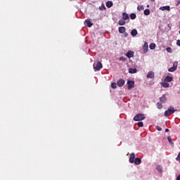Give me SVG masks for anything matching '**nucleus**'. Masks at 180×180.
Listing matches in <instances>:
<instances>
[{"mask_svg": "<svg viewBox=\"0 0 180 180\" xmlns=\"http://www.w3.org/2000/svg\"><path fill=\"white\" fill-rule=\"evenodd\" d=\"M175 112H176V110H175L174 107L170 106L168 110L165 112V116L168 117V116H171V115L175 113Z\"/></svg>", "mask_w": 180, "mask_h": 180, "instance_id": "obj_1", "label": "nucleus"}, {"mask_svg": "<svg viewBox=\"0 0 180 180\" xmlns=\"http://www.w3.org/2000/svg\"><path fill=\"white\" fill-rule=\"evenodd\" d=\"M146 119V115L144 114L139 113L134 117V120L135 122H140L141 120H144Z\"/></svg>", "mask_w": 180, "mask_h": 180, "instance_id": "obj_2", "label": "nucleus"}, {"mask_svg": "<svg viewBox=\"0 0 180 180\" xmlns=\"http://www.w3.org/2000/svg\"><path fill=\"white\" fill-rule=\"evenodd\" d=\"M102 68H103V65H102V63L101 62H98L96 65H94V69L95 70V71H99L101 70Z\"/></svg>", "mask_w": 180, "mask_h": 180, "instance_id": "obj_3", "label": "nucleus"}, {"mask_svg": "<svg viewBox=\"0 0 180 180\" xmlns=\"http://www.w3.org/2000/svg\"><path fill=\"white\" fill-rule=\"evenodd\" d=\"M176 68H178V62H174L173 67L169 68L168 71L169 72H174V71H176Z\"/></svg>", "mask_w": 180, "mask_h": 180, "instance_id": "obj_4", "label": "nucleus"}, {"mask_svg": "<svg viewBox=\"0 0 180 180\" xmlns=\"http://www.w3.org/2000/svg\"><path fill=\"white\" fill-rule=\"evenodd\" d=\"M127 85H128V89H133V88H134V82L131 81V80H128L127 81Z\"/></svg>", "mask_w": 180, "mask_h": 180, "instance_id": "obj_5", "label": "nucleus"}, {"mask_svg": "<svg viewBox=\"0 0 180 180\" xmlns=\"http://www.w3.org/2000/svg\"><path fill=\"white\" fill-rule=\"evenodd\" d=\"M143 54H146L148 52V43L145 42L143 46Z\"/></svg>", "mask_w": 180, "mask_h": 180, "instance_id": "obj_6", "label": "nucleus"}, {"mask_svg": "<svg viewBox=\"0 0 180 180\" xmlns=\"http://www.w3.org/2000/svg\"><path fill=\"white\" fill-rule=\"evenodd\" d=\"M135 160H136V154H134V153H132L129 157V162H131V164H133Z\"/></svg>", "mask_w": 180, "mask_h": 180, "instance_id": "obj_7", "label": "nucleus"}, {"mask_svg": "<svg viewBox=\"0 0 180 180\" xmlns=\"http://www.w3.org/2000/svg\"><path fill=\"white\" fill-rule=\"evenodd\" d=\"M134 163L135 165H140L141 164V159L140 158H136Z\"/></svg>", "mask_w": 180, "mask_h": 180, "instance_id": "obj_8", "label": "nucleus"}, {"mask_svg": "<svg viewBox=\"0 0 180 180\" xmlns=\"http://www.w3.org/2000/svg\"><path fill=\"white\" fill-rule=\"evenodd\" d=\"M117 85L118 86H124V80L123 79H119L117 82Z\"/></svg>", "mask_w": 180, "mask_h": 180, "instance_id": "obj_9", "label": "nucleus"}, {"mask_svg": "<svg viewBox=\"0 0 180 180\" xmlns=\"http://www.w3.org/2000/svg\"><path fill=\"white\" fill-rule=\"evenodd\" d=\"M161 103H165L167 102V96L163 94L162 97L160 98Z\"/></svg>", "mask_w": 180, "mask_h": 180, "instance_id": "obj_10", "label": "nucleus"}, {"mask_svg": "<svg viewBox=\"0 0 180 180\" xmlns=\"http://www.w3.org/2000/svg\"><path fill=\"white\" fill-rule=\"evenodd\" d=\"M122 19L124 20H129V19H130V17H129V14H127V13H122Z\"/></svg>", "mask_w": 180, "mask_h": 180, "instance_id": "obj_11", "label": "nucleus"}, {"mask_svg": "<svg viewBox=\"0 0 180 180\" xmlns=\"http://www.w3.org/2000/svg\"><path fill=\"white\" fill-rule=\"evenodd\" d=\"M85 23L88 27H92L94 26V23L91 22V20H86Z\"/></svg>", "mask_w": 180, "mask_h": 180, "instance_id": "obj_12", "label": "nucleus"}, {"mask_svg": "<svg viewBox=\"0 0 180 180\" xmlns=\"http://www.w3.org/2000/svg\"><path fill=\"white\" fill-rule=\"evenodd\" d=\"M118 32L121 34H123V33L126 32V27H120L118 28Z\"/></svg>", "mask_w": 180, "mask_h": 180, "instance_id": "obj_13", "label": "nucleus"}, {"mask_svg": "<svg viewBox=\"0 0 180 180\" xmlns=\"http://www.w3.org/2000/svg\"><path fill=\"white\" fill-rule=\"evenodd\" d=\"M127 57L128 58H131V57H133L134 56V52L131 51H129L127 54H126Z\"/></svg>", "mask_w": 180, "mask_h": 180, "instance_id": "obj_14", "label": "nucleus"}, {"mask_svg": "<svg viewBox=\"0 0 180 180\" xmlns=\"http://www.w3.org/2000/svg\"><path fill=\"white\" fill-rule=\"evenodd\" d=\"M172 79H174V78L171 76H167L165 79L164 82H172Z\"/></svg>", "mask_w": 180, "mask_h": 180, "instance_id": "obj_15", "label": "nucleus"}, {"mask_svg": "<svg viewBox=\"0 0 180 180\" xmlns=\"http://www.w3.org/2000/svg\"><path fill=\"white\" fill-rule=\"evenodd\" d=\"M118 25H120V26H124V25H126V20H123V18L120 19L118 22Z\"/></svg>", "mask_w": 180, "mask_h": 180, "instance_id": "obj_16", "label": "nucleus"}, {"mask_svg": "<svg viewBox=\"0 0 180 180\" xmlns=\"http://www.w3.org/2000/svg\"><path fill=\"white\" fill-rule=\"evenodd\" d=\"M146 77L147 78H150L151 79H153V78H154V72L153 71L148 72Z\"/></svg>", "mask_w": 180, "mask_h": 180, "instance_id": "obj_17", "label": "nucleus"}, {"mask_svg": "<svg viewBox=\"0 0 180 180\" xmlns=\"http://www.w3.org/2000/svg\"><path fill=\"white\" fill-rule=\"evenodd\" d=\"M160 11H171L169 6H162L160 8Z\"/></svg>", "mask_w": 180, "mask_h": 180, "instance_id": "obj_18", "label": "nucleus"}, {"mask_svg": "<svg viewBox=\"0 0 180 180\" xmlns=\"http://www.w3.org/2000/svg\"><path fill=\"white\" fill-rule=\"evenodd\" d=\"M129 74H136V72H137V69L130 68L129 69Z\"/></svg>", "mask_w": 180, "mask_h": 180, "instance_id": "obj_19", "label": "nucleus"}, {"mask_svg": "<svg viewBox=\"0 0 180 180\" xmlns=\"http://www.w3.org/2000/svg\"><path fill=\"white\" fill-rule=\"evenodd\" d=\"M137 33H138L137 30L136 29L132 30L131 32V34L133 37H135V36H137Z\"/></svg>", "mask_w": 180, "mask_h": 180, "instance_id": "obj_20", "label": "nucleus"}, {"mask_svg": "<svg viewBox=\"0 0 180 180\" xmlns=\"http://www.w3.org/2000/svg\"><path fill=\"white\" fill-rule=\"evenodd\" d=\"M107 8H112L113 6V3L110 1L106 2Z\"/></svg>", "mask_w": 180, "mask_h": 180, "instance_id": "obj_21", "label": "nucleus"}, {"mask_svg": "<svg viewBox=\"0 0 180 180\" xmlns=\"http://www.w3.org/2000/svg\"><path fill=\"white\" fill-rule=\"evenodd\" d=\"M162 86H163V88H169V84L165 82L164 83H162Z\"/></svg>", "mask_w": 180, "mask_h": 180, "instance_id": "obj_22", "label": "nucleus"}, {"mask_svg": "<svg viewBox=\"0 0 180 180\" xmlns=\"http://www.w3.org/2000/svg\"><path fill=\"white\" fill-rule=\"evenodd\" d=\"M149 49L150 50H155V44L152 43L149 45Z\"/></svg>", "mask_w": 180, "mask_h": 180, "instance_id": "obj_23", "label": "nucleus"}, {"mask_svg": "<svg viewBox=\"0 0 180 180\" xmlns=\"http://www.w3.org/2000/svg\"><path fill=\"white\" fill-rule=\"evenodd\" d=\"M156 106L158 109H162L163 108L162 103H157Z\"/></svg>", "mask_w": 180, "mask_h": 180, "instance_id": "obj_24", "label": "nucleus"}, {"mask_svg": "<svg viewBox=\"0 0 180 180\" xmlns=\"http://www.w3.org/2000/svg\"><path fill=\"white\" fill-rule=\"evenodd\" d=\"M144 15H146V16H148V15H150V10L149 9H146L143 11Z\"/></svg>", "mask_w": 180, "mask_h": 180, "instance_id": "obj_25", "label": "nucleus"}, {"mask_svg": "<svg viewBox=\"0 0 180 180\" xmlns=\"http://www.w3.org/2000/svg\"><path fill=\"white\" fill-rule=\"evenodd\" d=\"M167 140L171 146H174V142H172V139L171 138V136L167 137Z\"/></svg>", "mask_w": 180, "mask_h": 180, "instance_id": "obj_26", "label": "nucleus"}, {"mask_svg": "<svg viewBox=\"0 0 180 180\" xmlns=\"http://www.w3.org/2000/svg\"><path fill=\"white\" fill-rule=\"evenodd\" d=\"M111 88H112V89H116V88H117V84L116 83H112Z\"/></svg>", "mask_w": 180, "mask_h": 180, "instance_id": "obj_27", "label": "nucleus"}, {"mask_svg": "<svg viewBox=\"0 0 180 180\" xmlns=\"http://www.w3.org/2000/svg\"><path fill=\"white\" fill-rule=\"evenodd\" d=\"M130 18H131V19H132V20L136 19V13H131V14H130Z\"/></svg>", "mask_w": 180, "mask_h": 180, "instance_id": "obj_28", "label": "nucleus"}, {"mask_svg": "<svg viewBox=\"0 0 180 180\" xmlns=\"http://www.w3.org/2000/svg\"><path fill=\"white\" fill-rule=\"evenodd\" d=\"M156 169H158L159 172H161L162 171V167L160 165H158Z\"/></svg>", "mask_w": 180, "mask_h": 180, "instance_id": "obj_29", "label": "nucleus"}, {"mask_svg": "<svg viewBox=\"0 0 180 180\" xmlns=\"http://www.w3.org/2000/svg\"><path fill=\"white\" fill-rule=\"evenodd\" d=\"M138 11H144V7L143 6H138Z\"/></svg>", "mask_w": 180, "mask_h": 180, "instance_id": "obj_30", "label": "nucleus"}, {"mask_svg": "<svg viewBox=\"0 0 180 180\" xmlns=\"http://www.w3.org/2000/svg\"><path fill=\"white\" fill-rule=\"evenodd\" d=\"M138 126L139 127H143V126H144V124H143V122H138Z\"/></svg>", "mask_w": 180, "mask_h": 180, "instance_id": "obj_31", "label": "nucleus"}, {"mask_svg": "<svg viewBox=\"0 0 180 180\" xmlns=\"http://www.w3.org/2000/svg\"><path fill=\"white\" fill-rule=\"evenodd\" d=\"M120 61H126V58L124 56H121L120 58Z\"/></svg>", "mask_w": 180, "mask_h": 180, "instance_id": "obj_32", "label": "nucleus"}, {"mask_svg": "<svg viewBox=\"0 0 180 180\" xmlns=\"http://www.w3.org/2000/svg\"><path fill=\"white\" fill-rule=\"evenodd\" d=\"M156 130H158V131H161V130H162V128H161L160 127L157 126L156 127Z\"/></svg>", "mask_w": 180, "mask_h": 180, "instance_id": "obj_33", "label": "nucleus"}, {"mask_svg": "<svg viewBox=\"0 0 180 180\" xmlns=\"http://www.w3.org/2000/svg\"><path fill=\"white\" fill-rule=\"evenodd\" d=\"M124 37H127V36H129V34H127V32H124Z\"/></svg>", "mask_w": 180, "mask_h": 180, "instance_id": "obj_34", "label": "nucleus"}, {"mask_svg": "<svg viewBox=\"0 0 180 180\" xmlns=\"http://www.w3.org/2000/svg\"><path fill=\"white\" fill-rule=\"evenodd\" d=\"M176 44L180 47V39L177 40Z\"/></svg>", "mask_w": 180, "mask_h": 180, "instance_id": "obj_35", "label": "nucleus"}, {"mask_svg": "<svg viewBox=\"0 0 180 180\" xmlns=\"http://www.w3.org/2000/svg\"><path fill=\"white\" fill-rule=\"evenodd\" d=\"M167 51L168 52V53H170L171 52V48H169V47H168V48H167Z\"/></svg>", "mask_w": 180, "mask_h": 180, "instance_id": "obj_36", "label": "nucleus"}, {"mask_svg": "<svg viewBox=\"0 0 180 180\" xmlns=\"http://www.w3.org/2000/svg\"><path fill=\"white\" fill-rule=\"evenodd\" d=\"M176 180H180V174L176 177Z\"/></svg>", "mask_w": 180, "mask_h": 180, "instance_id": "obj_37", "label": "nucleus"}, {"mask_svg": "<svg viewBox=\"0 0 180 180\" xmlns=\"http://www.w3.org/2000/svg\"><path fill=\"white\" fill-rule=\"evenodd\" d=\"M179 4H180V0L177 1L176 6H178V5H179Z\"/></svg>", "mask_w": 180, "mask_h": 180, "instance_id": "obj_38", "label": "nucleus"}, {"mask_svg": "<svg viewBox=\"0 0 180 180\" xmlns=\"http://www.w3.org/2000/svg\"><path fill=\"white\" fill-rule=\"evenodd\" d=\"M168 131H169V129H165V132H166V133H168Z\"/></svg>", "mask_w": 180, "mask_h": 180, "instance_id": "obj_39", "label": "nucleus"}, {"mask_svg": "<svg viewBox=\"0 0 180 180\" xmlns=\"http://www.w3.org/2000/svg\"><path fill=\"white\" fill-rule=\"evenodd\" d=\"M151 1V2H155V0H150Z\"/></svg>", "mask_w": 180, "mask_h": 180, "instance_id": "obj_40", "label": "nucleus"}, {"mask_svg": "<svg viewBox=\"0 0 180 180\" xmlns=\"http://www.w3.org/2000/svg\"><path fill=\"white\" fill-rule=\"evenodd\" d=\"M148 6H149L148 5L147 7L148 8Z\"/></svg>", "mask_w": 180, "mask_h": 180, "instance_id": "obj_41", "label": "nucleus"}]
</instances>
